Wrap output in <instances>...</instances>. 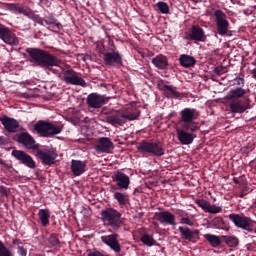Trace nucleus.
<instances>
[{"mask_svg":"<svg viewBox=\"0 0 256 256\" xmlns=\"http://www.w3.org/2000/svg\"><path fill=\"white\" fill-rule=\"evenodd\" d=\"M141 115V111L139 109H134L133 112L125 113L121 110H112L110 112H106V123L112 125V127H123L127 123V121H136L139 119Z\"/></svg>","mask_w":256,"mask_h":256,"instance_id":"obj_4","label":"nucleus"},{"mask_svg":"<svg viewBox=\"0 0 256 256\" xmlns=\"http://www.w3.org/2000/svg\"><path fill=\"white\" fill-rule=\"evenodd\" d=\"M38 217L42 227H47L49 225V219L51 214H49V209H40L38 212Z\"/></svg>","mask_w":256,"mask_h":256,"instance_id":"obj_34","label":"nucleus"},{"mask_svg":"<svg viewBox=\"0 0 256 256\" xmlns=\"http://www.w3.org/2000/svg\"><path fill=\"white\" fill-rule=\"evenodd\" d=\"M12 11H15V13H20V15H24L25 17H28V19H31L34 23H38V25H41L42 27H45V25H49L50 27H56L59 31L63 29V24L55 18V14L50 13L43 18L39 14H36L31 8L20 6L19 4H12L11 5Z\"/></svg>","mask_w":256,"mask_h":256,"instance_id":"obj_2","label":"nucleus"},{"mask_svg":"<svg viewBox=\"0 0 256 256\" xmlns=\"http://www.w3.org/2000/svg\"><path fill=\"white\" fill-rule=\"evenodd\" d=\"M35 157L40 159L42 165L52 167V165L57 163V157H59V154H57V151L53 148L44 150L38 148L36 150Z\"/></svg>","mask_w":256,"mask_h":256,"instance_id":"obj_11","label":"nucleus"},{"mask_svg":"<svg viewBox=\"0 0 256 256\" xmlns=\"http://www.w3.org/2000/svg\"><path fill=\"white\" fill-rule=\"evenodd\" d=\"M12 157H15L21 165L27 167L28 169H37V162L33 159V156L29 155L27 152L23 150H13L11 153Z\"/></svg>","mask_w":256,"mask_h":256,"instance_id":"obj_14","label":"nucleus"},{"mask_svg":"<svg viewBox=\"0 0 256 256\" xmlns=\"http://www.w3.org/2000/svg\"><path fill=\"white\" fill-rule=\"evenodd\" d=\"M252 77L256 80V68L252 71Z\"/></svg>","mask_w":256,"mask_h":256,"instance_id":"obj_46","label":"nucleus"},{"mask_svg":"<svg viewBox=\"0 0 256 256\" xmlns=\"http://www.w3.org/2000/svg\"><path fill=\"white\" fill-rule=\"evenodd\" d=\"M152 63L156 69H160L161 71L169 69V59L163 54H159L152 58Z\"/></svg>","mask_w":256,"mask_h":256,"instance_id":"obj_28","label":"nucleus"},{"mask_svg":"<svg viewBox=\"0 0 256 256\" xmlns=\"http://www.w3.org/2000/svg\"><path fill=\"white\" fill-rule=\"evenodd\" d=\"M240 197L243 199L245 197V194H241Z\"/></svg>","mask_w":256,"mask_h":256,"instance_id":"obj_47","label":"nucleus"},{"mask_svg":"<svg viewBox=\"0 0 256 256\" xmlns=\"http://www.w3.org/2000/svg\"><path fill=\"white\" fill-rule=\"evenodd\" d=\"M229 219L234 223L235 227H238V229H243V231L253 233L255 221L251 220V218L245 215L232 213L229 215Z\"/></svg>","mask_w":256,"mask_h":256,"instance_id":"obj_10","label":"nucleus"},{"mask_svg":"<svg viewBox=\"0 0 256 256\" xmlns=\"http://www.w3.org/2000/svg\"><path fill=\"white\" fill-rule=\"evenodd\" d=\"M214 73H216V75H223L224 73H227V66H217L214 69Z\"/></svg>","mask_w":256,"mask_h":256,"instance_id":"obj_42","label":"nucleus"},{"mask_svg":"<svg viewBox=\"0 0 256 256\" xmlns=\"http://www.w3.org/2000/svg\"><path fill=\"white\" fill-rule=\"evenodd\" d=\"M0 145H7V139L3 136H0Z\"/></svg>","mask_w":256,"mask_h":256,"instance_id":"obj_44","label":"nucleus"},{"mask_svg":"<svg viewBox=\"0 0 256 256\" xmlns=\"http://www.w3.org/2000/svg\"><path fill=\"white\" fill-rule=\"evenodd\" d=\"M155 219L156 221H159V223H161L162 225H177V222H175V214L169 211L156 212Z\"/></svg>","mask_w":256,"mask_h":256,"instance_id":"obj_23","label":"nucleus"},{"mask_svg":"<svg viewBox=\"0 0 256 256\" xmlns=\"http://www.w3.org/2000/svg\"><path fill=\"white\" fill-rule=\"evenodd\" d=\"M141 243L146 247H161V244L149 233H145L140 238Z\"/></svg>","mask_w":256,"mask_h":256,"instance_id":"obj_31","label":"nucleus"},{"mask_svg":"<svg viewBox=\"0 0 256 256\" xmlns=\"http://www.w3.org/2000/svg\"><path fill=\"white\" fill-rule=\"evenodd\" d=\"M115 149L111 138L100 137L98 138V144L96 145V151L99 153H110Z\"/></svg>","mask_w":256,"mask_h":256,"instance_id":"obj_26","label":"nucleus"},{"mask_svg":"<svg viewBox=\"0 0 256 256\" xmlns=\"http://www.w3.org/2000/svg\"><path fill=\"white\" fill-rule=\"evenodd\" d=\"M204 239H206L209 245L214 248L221 246V243H223V240H221V237L215 234H205Z\"/></svg>","mask_w":256,"mask_h":256,"instance_id":"obj_32","label":"nucleus"},{"mask_svg":"<svg viewBox=\"0 0 256 256\" xmlns=\"http://www.w3.org/2000/svg\"><path fill=\"white\" fill-rule=\"evenodd\" d=\"M0 39L4 41L6 45H11L12 47H17V45H19V38H17V35L3 24H0Z\"/></svg>","mask_w":256,"mask_h":256,"instance_id":"obj_15","label":"nucleus"},{"mask_svg":"<svg viewBox=\"0 0 256 256\" xmlns=\"http://www.w3.org/2000/svg\"><path fill=\"white\" fill-rule=\"evenodd\" d=\"M178 141L181 145H191L195 139H197V134L192 132L191 130L179 129L176 131Z\"/></svg>","mask_w":256,"mask_h":256,"instance_id":"obj_21","label":"nucleus"},{"mask_svg":"<svg viewBox=\"0 0 256 256\" xmlns=\"http://www.w3.org/2000/svg\"><path fill=\"white\" fill-rule=\"evenodd\" d=\"M14 245H18V254L21 256H27V249L21 246V240L16 239L14 240Z\"/></svg>","mask_w":256,"mask_h":256,"instance_id":"obj_40","label":"nucleus"},{"mask_svg":"<svg viewBox=\"0 0 256 256\" xmlns=\"http://www.w3.org/2000/svg\"><path fill=\"white\" fill-rule=\"evenodd\" d=\"M26 53L30 57V62L38 65V67H42V69L53 71V67L61 65V60L49 53V51L39 48H27Z\"/></svg>","mask_w":256,"mask_h":256,"instance_id":"obj_3","label":"nucleus"},{"mask_svg":"<svg viewBox=\"0 0 256 256\" xmlns=\"http://www.w3.org/2000/svg\"><path fill=\"white\" fill-rule=\"evenodd\" d=\"M181 239L184 241H190V243H197L199 239V230L192 231L189 227L180 226L178 228Z\"/></svg>","mask_w":256,"mask_h":256,"instance_id":"obj_22","label":"nucleus"},{"mask_svg":"<svg viewBox=\"0 0 256 256\" xmlns=\"http://www.w3.org/2000/svg\"><path fill=\"white\" fill-rule=\"evenodd\" d=\"M198 117L199 111H197V109L184 108L180 112V119L178 123L181 125L182 129L195 133V131H199V126H197V122H195V119H198Z\"/></svg>","mask_w":256,"mask_h":256,"instance_id":"obj_5","label":"nucleus"},{"mask_svg":"<svg viewBox=\"0 0 256 256\" xmlns=\"http://www.w3.org/2000/svg\"><path fill=\"white\" fill-rule=\"evenodd\" d=\"M112 181L116 183L118 189H124L125 191H127L129 185H131V178L121 171H117L112 175Z\"/></svg>","mask_w":256,"mask_h":256,"instance_id":"obj_18","label":"nucleus"},{"mask_svg":"<svg viewBox=\"0 0 256 256\" xmlns=\"http://www.w3.org/2000/svg\"><path fill=\"white\" fill-rule=\"evenodd\" d=\"M101 241L102 243L110 247V249H112L114 253H119L121 251V244H119L118 234L114 233L110 235L101 236Z\"/></svg>","mask_w":256,"mask_h":256,"instance_id":"obj_19","label":"nucleus"},{"mask_svg":"<svg viewBox=\"0 0 256 256\" xmlns=\"http://www.w3.org/2000/svg\"><path fill=\"white\" fill-rule=\"evenodd\" d=\"M224 239V243L228 245V247H237L239 245V238L235 236H221Z\"/></svg>","mask_w":256,"mask_h":256,"instance_id":"obj_36","label":"nucleus"},{"mask_svg":"<svg viewBox=\"0 0 256 256\" xmlns=\"http://www.w3.org/2000/svg\"><path fill=\"white\" fill-rule=\"evenodd\" d=\"M157 7L163 15L169 14V5L165 2H158Z\"/></svg>","mask_w":256,"mask_h":256,"instance_id":"obj_39","label":"nucleus"},{"mask_svg":"<svg viewBox=\"0 0 256 256\" xmlns=\"http://www.w3.org/2000/svg\"><path fill=\"white\" fill-rule=\"evenodd\" d=\"M70 169L75 177H81V175L87 171V162L81 160H71Z\"/></svg>","mask_w":256,"mask_h":256,"instance_id":"obj_27","label":"nucleus"},{"mask_svg":"<svg viewBox=\"0 0 256 256\" xmlns=\"http://www.w3.org/2000/svg\"><path fill=\"white\" fill-rule=\"evenodd\" d=\"M178 61L181 67H184V69H190L191 67H195V65H197V60L195 57L189 54H181Z\"/></svg>","mask_w":256,"mask_h":256,"instance_id":"obj_30","label":"nucleus"},{"mask_svg":"<svg viewBox=\"0 0 256 256\" xmlns=\"http://www.w3.org/2000/svg\"><path fill=\"white\" fill-rule=\"evenodd\" d=\"M196 204L198 205V207L201 208L202 211H204L205 213H210L211 215H217V213L223 212V207L213 205L211 204V202L205 199L197 200Z\"/></svg>","mask_w":256,"mask_h":256,"instance_id":"obj_20","label":"nucleus"},{"mask_svg":"<svg viewBox=\"0 0 256 256\" xmlns=\"http://www.w3.org/2000/svg\"><path fill=\"white\" fill-rule=\"evenodd\" d=\"M88 107L91 109H101L105 105V96H101L97 93H91L86 99Z\"/></svg>","mask_w":256,"mask_h":256,"instance_id":"obj_25","label":"nucleus"},{"mask_svg":"<svg viewBox=\"0 0 256 256\" xmlns=\"http://www.w3.org/2000/svg\"><path fill=\"white\" fill-rule=\"evenodd\" d=\"M136 149L142 155H154V157H163L165 155L163 143L159 141L142 140Z\"/></svg>","mask_w":256,"mask_h":256,"instance_id":"obj_7","label":"nucleus"},{"mask_svg":"<svg viewBox=\"0 0 256 256\" xmlns=\"http://www.w3.org/2000/svg\"><path fill=\"white\" fill-rule=\"evenodd\" d=\"M100 215L103 223H107L114 231H119L125 223L123 214L115 208H106L101 211Z\"/></svg>","mask_w":256,"mask_h":256,"instance_id":"obj_6","label":"nucleus"},{"mask_svg":"<svg viewBox=\"0 0 256 256\" xmlns=\"http://www.w3.org/2000/svg\"><path fill=\"white\" fill-rule=\"evenodd\" d=\"M48 243L51 247H59L61 241H59V235L52 233L48 238Z\"/></svg>","mask_w":256,"mask_h":256,"instance_id":"obj_37","label":"nucleus"},{"mask_svg":"<svg viewBox=\"0 0 256 256\" xmlns=\"http://www.w3.org/2000/svg\"><path fill=\"white\" fill-rule=\"evenodd\" d=\"M209 225L214 227L215 229H225V220H223V217L217 216L213 218L210 222Z\"/></svg>","mask_w":256,"mask_h":256,"instance_id":"obj_35","label":"nucleus"},{"mask_svg":"<svg viewBox=\"0 0 256 256\" xmlns=\"http://www.w3.org/2000/svg\"><path fill=\"white\" fill-rule=\"evenodd\" d=\"M187 41H198L200 43H204L207 39L205 35V30L201 28L199 25H193L190 29V32L186 36Z\"/></svg>","mask_w":256,"mask_h":256,"instance_id":"obj_17","label":"nucleus"},{"mask_svg":"<svg viewBox=\"0 0 256 256\" xmlns=\"http://www.w3.org/2000/svg\"><path fill=\"white\" fill-rule=\"evenodd\" d=\"M0 195L2 198L6 197V199L11 195V189L5 187V186H0Z\"/></svg>","mask_w":256,"mask_h":256,"instance_id":"obj_41","label":"nucleus"},{"mask_svg":"<svg viewBox=\"0 0 256 256\" xmlns=\"http://www.w3.org/2000/svg\"><path fill=\"white\" fill-rule=\"evenodd\" d=\"M100 53L103 55V61L108 67H115V65L121 67L123 65V56L115 51V46H113L110 52L103 48L100 50Z\"/></svg>","mask_w":256,"mask_h":256,"instance_id":"obj_12","label":"nucleus"},{"mask_svg":"<svg viewBox=\"0 0 256 256\" xmlns=\"http://www.w3.org/2000/svg\"><path fill=\"white\" fill-rule=\"evenodd\" d=\"M251 90L245 88V78L236 77L232 87L224 97L229 103L231 113H245L251 109Z\"/></svg>","mask_w":256,"mask_h":256,"instance_id":"obj_1","label":"nucleus"},{"mask_svg":"<svg viewBox=\"0 0 256 256\" xmlns=\"http://www.w3.org/2000/svg\"><path fill=\"white\" fill-rule=\"evenodd\" d=\"M62 81L66 83V85H75L76 87H87V82L83 77H81V73L75 71L74 69L64 70L61 76Z\"/></svg>","mask_w":256,"mask_h":256,"instance_id":"obj_9","label":"nucleus"},{"mask_svg":"<svg viewBox=\"0 0 256 256\" xmlns=\"http://www.w3.org/2000/svg\"><path fill=\"white\" fill-rule=\"evenodd\" d=\"M181 225H188L189 227H193V221L189 219V217H182L180 219Z\"/></svg>","mask_w":256,"mask_h":256,"instance_id":"obj_43","label":"nucleus"},{"mask_svg":"<svg viewBox=\"0 0 256 256\" xmlns=\"http://www.w3.org/2000/svg\"><path fill=\"white\" fill-rule=\"evenodd\" d=\"M113 197L119 203L120 207L129 205V194L123 192H114Z\"/></svg>","mask_w":256,"mask_h":256,"instance_id":"obj_33","label":"nucleus"},{"mask_svg":"<svg viewBox=\"0 0 256 256\" xmlns=\"http://www.w3.org/2000/svg\"><path fill=\"white\" fill-rule=\"evenodd\" d=\"M160 91H164V95L168 97V99H181L185 97L181 92L175 90L173 86L167 84L162 85Z\"/></svg>","mask_w":256,"mask_h":256,"instance_id":"obj_29","label":"nucleus"},{"mask_svg":"<svg viewBox=\"0 0 256 256\" xmlns=\"http://www.w3.org/2000/svg\"><path fill=\"white\" fill-rule=\"evenodd\" d=\"M214 17L218 35H221V37L227 35L229 31V20H227V14L222 10H215Z\"/></svg>","mask_w":256,"mask_h":256,"instance_id":"obj_13","label":"nucleus"},{"mask_svg":"<svg viewBox=\"0 0 256 256\" xmlns=\"http://www.w3.org/2000/svg\"><path fill=\"white\" fill-rule=\"evenodd\" d=\"M233 182H234L236 185H239V183H241V182L239 181V178H237V177H234V178H233Z\"/></svg>","mask_w":256,"mask_h":256,"instance_id":"obj_45","label":"nucleus"},{"mask_svg":"<svg viewBox=\"0 0 256 256\" xmlns=\"http://www.w3.org/2000/svg\"><path fill=\"white\" fill-rule=\"evenodd\" d=\"M0 121L4 127V129L8 133H17L19 131V122L15 118H11L9 116L0 117Z\"/></svg>","mask_w":256,"mask_h":256,"instance_id":"obj_24","label":"nucleus"},{"mask_svg":"<svg viewBox=\"0 0 256 256\" xmlns=\"http://www.w3.org/2000/svg\"><path fill=\"white\" fill-rule=\"evenodd\" d=\"M18 143L23 145L25 149H32L33 151H37L41 145L35 141V138L31 136L28 132H22L17 137Z\"/></svg>","mask_w":256,"mask_h":256,"instance_id":"obj_16","label":"nucleus"},{"mask_svg":"<svg viewBox=\"0 0 256 256\" xmlns=\"http://www.w3.org/2000/svg\"><path fill=\"white\" fill-rule=\"evenodd\" d=\"M34 131H36L40 137H53L54 135H59V133L63 131V127L45 120H39L34 125Z\"/></svg>","mask_w":256,"mask_h":256,"instance_id":"obj_8","label":"nucleus"},{"mask_svg":"<svg viewBox=\"0 0 256 256\" xmlns=\"http://www.w3.org/2000/svg\"><path fill=\"white\" fill-rule=\"evenodd\" d=\"M0 256H13V252L0 240Z\"/></svg>","mask_w":256,"mask_h":256,"instance_id":"obj_38","label":"nucleus"}]
</instances>
